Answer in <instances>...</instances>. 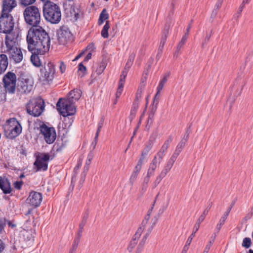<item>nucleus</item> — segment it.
Masks as SVG:
<instances>
[{
  "mask_svg": "<svg viewBox=\"0 0 253 253\" xmlns=\"http://www.w3.org/2000/svg\"><path fill=\"white\" fill-rule=\"evenodd\" d=\"M145 242H146V239L143 238L142 239L141 241L139 243V244L138 245V249H137V250L136 253H140V252H141L142 248L143 246H144V244L145 243Z\"/></svg>",
  "mask_w": 253,
  "mask_h": 253,
  "instance_id": "nucleus-41",
  "label": "nucleus"
},
{
  "mask_svg": "<svg viewBox=\"0 0 253 253\" xmlns=\"http://www.w3.org/2000/svg\"><path fill=\"white\" fill-rule=\"evenodd\" d=\"M40 79L43 81L49 82L53 80L55 73V66L50 62L45 64L40 70Z\"/></svg>",
  "mask_w": 253,
  "mask_h": 253,
  "instance_id": "nucleus-9",
  "label": "nucleus"
},
{
  "mask_svg": "<svg viewBox=\"0 0 253 253\" xmlns=\"http://www.w3.org/2000/svg\"><path fill=\"white\" fill-rule=\"evenodd\" d=\"M127 75V72L126 71H123L121 75L120 76V79L119 83V85L120 86H124V84L125 82V79Z\"/></svg>",
  "mask_w": 253,
  "mask_h": 253,
  "instance_id": "nucleus-30",
  "label": "nucleus"
},
{
  "mask_svg": "<svg viewBox=\"0 0 253 253\" xmlns=\"http://www.w3.org/2000/svg\"><path fill=\"white\" fill-rule=\"evenodd\" d=\"M134 58H135V54L134 53H131L129 57V59L128 60L127 64H129V62L132 63V61H133Z\"/></svg>",
  "mask_w": 253,
  "mask_h": 253,
  "instance_id": "nucleus-60",
  "label": "nucleus"
},
{
  "mask_svg": "<svg viewBox=\"0 0 253 253\" xmlns=\"http://www.w3.org/2000/svg\"><path fill=\"white\" fill-rule=\"evenodd\" d=\"M42 194L36 191H32L30 193L26 201L28 204L34 207H39L42 201Z\"/></svg>",
  "mask_w": 253,
  "mask_h": 253,
  "instance_id": "nucleus-15",
  "label": "nucleus"
},
{
  "mask_svg": "<svg viewBox=\"0 0 253 253\" xmlns=\"http://www.w3.org/2000/svg\"><path fill=\"white\" fill-rule=\"evenodd\" d=\"M213 242H214L213 240L210 241L209 242V243L207 245L203 253H208L209 252L210 249L211 247V245L213 243Z\"/></svg>",
  "mask_w": 253,
  "mask_h": 253,
  "instance_id": "nucleus-51",
  "label": "nucleus"
},
{
  "mask_svg": "<svg viewBox=\"0 0 253 253\" xmlns=\"http://www.w3.org/2000/svg\"><path fill=\"white\" fill-rule=\"evenodd\" d=\"M157 167H155V166H152V165H151L149 164V168L148 169V170H147V174H148V175H150L151 176H153L154 175V172H155V171L156 170V169H157Z\"/></svg>",
  "mask_w": 253,
  "mask_h": 253,
  "instance_id": "nucleus-36",
  "label": "nucleus"
},
{
  "mask_svg": "<svg viewBox=\"0 0 253 253\" xmlns=\"http://www.w3.org/2000/svg\"><path fill=\"white\" fill-rule=\"evenodd\" d=\"M209 212V210L206 209H205L203 213L201 215L199 218L198 219L197 221L199 223H202L203 220L205 219L206 216L208 214Z\"/></svg>",
  "mask_w": 253,
  "mask_h": 253,
  "instance_id": "nucleus-33",
  "label": "nucleus"
},
{
  "mask_svg": "<svg viewBox=\"0 0 253 253\" xmlns=\"http://www.w3.org/2000/svg\"><path fill=\"white\" fill-rule=\"evenodd\" d=\"M138 174L139 173L134 171L132 172L129 180V183L131 185H132L134 182L136 181L138 175Z\"/></svg>",
  "mask_w": 253,
  "mask_h": 253,
  "instance_id": "nucleus-31",
  "label": "nucleus"
},
{
  "mask_svg": "<svg viewBox=\"0 0 253 253\" xmlns=\"http://www.w3.org/2000/svg\"><path fill=\"white\" fill-rule=\"evenodd\" d=\"M169 169L165 167L164 169L162 170L160 174L162 176V177H164L169 171Z\"/></svg>",
  "mask_w": 253,
  "mask_h": 253,
  "instance_id": "nucleus-53",
  "label": "nucleus"
},
{
  "mask_svg": "<svg viewBox=\"0 0 253 253\" xmlns=\"http://www.w3.org/2000/svg\"><path fill=\"white\" fill-rule=\"evenodd\" d=\"M36 0H20V2L24 6L30 5L35 2Z\"/></svg>",
  "mask_w": 253,
  "mask_h": 253,
  "instance_id": "nucleus-40",
  "label": "nucleus"
},
{
  "mask_svg": "<svg viewBox=\"0 0 253 253\" xmlns=\"http://www.w3.org/2000/svg\"><path fill=\"white\" fill-rule=\"evenodd\" d=\"M81 90L74 89L69 93V99H60L56 104L57 110L64 117L74 115L76 112V109L73 101L78 100L81 96Z\"/></svg>",
  "mask_w": 253,
  "mask_h": 253,
  "instance_id": "nucleus-2",
  "label": "nucleus"
},
{
  "mask_svg": "<svg viewBox=\"0 0 253 253\" xmlns=\"http://www.w3.org/2000/svg\"><path fill=\"white\" fill-rule=\"evenodd\" d=\"M33 88L32 82L27 78L21 77L18 79L17 89L20 92L27 93Z\"/></svg>",
  "mask_w": 253,
  "mask_h": 253,
  "instance_id": "nucleus-14",
  "label": "nucleus"
},
{
  "mask_svg": "<svg viewBox=\"0 0 253 253\" xmlns=\"http://www.w3.org/2000/svg\"><path fill=\"white\" fill-rule=\"evenodd\" d=\"M31 53H32V55L31 56L30 60L32 63L36 67L40 66L41 65V63L38 55H41V53H34L33 52H31Z\"/></svg>",
  "mask_w": 253,
  "mask_h": 253,
  "instance_id": "nucleus-22",
  "label": "nucleus"
},
{
  "mask_svg": "<svg viewBox=\"0 0 253 253\" xmlns=\"http://www.w3.org/2000/svg\"><path fill=\"white\" fill-rule=\"evenodd\" d=\"M179 154H180L179 153L175 151L172 155L171 156L170 158L169 159V160L174 163L177 157L179 156Z\"/></svg>",
  "mask_w": 253,
  "mask_h": 253,
  "instance_id": "nucleus-50",
  "label": "nucleus"
},
{
  "mask_svg": "<svg viewBox=\"0 0 253 253\" xmlns=\"http://www.w3.org/2000/svg\"><path fill=\"white\" fill-rule=\"evenodd\" d=\"M163 178L164 177H162V176L160 174L157 176L153 183L155 187L157 186V185L160 183V182L161 181Z\"/></svg>",
  "mask_w": 253,
  "mask_h": 253,
  "instance_id": "nucleus-47",
  "label": "nucleus"
},
{
  "mask_svg": "<svg viewBox=\"0 0 253 253\" xmlns=\"http://www.w3.org/2000/svg\"><path fill=\"white\" fill-rule=\"evenodd\" d=\"M169 26H166L164 30V35L162 37L161 41H163L166 42L167 36V35L169 33Z\"/></svg>",
  "mask_w": 253,
  "mask_h": 253,
  "instance_id": "nucleus-39",
  "label": "nucleus"
},
{
  "mask_svg": "<svg viewBox=\"0 0 253 253\" xmlns=\"http://www.w3.org/2000/svg\"><path fill=\"white\" fill-rule=\"evenodd\" d=\"M143 90H144V88H143L142 87H138V89L136 93L135 99V102L137 101H138L141 97V95H142Z\"/></svg>",
  "mask_w": 253,
  "mask_h": 253,
  "instance_id": "nucleus-38",
  "label": "nucleus"
},
{
  "mask_svg": "<svg viewBox=\"0 0 253 253\" xmlns=\"http://www.w3.org/2000/svg\"><path fill=\"white\" fill-rule=\"evenodd\" d=\"M156 137H157V134L156 133H153L151 134L147 144H146V145L145 146V147H144V148L143 149V150L142 151L141 155V156L144 157L145 158L146 157V156L148 155L149 151L152 149V148L153 146L154 141H155V139H156Z\"/></svg>",
  "mask_w": 253,
  "mask_h": 253,
  "instance_id": "nucleus-17",
  "label": "nucleus"
},
{
  "mask_svg": "<svg viewBox=\"0 0 253 253\" xmlns=\"http://www.w3.org/2000/svg\"><path fill=\"white\" fill-rule=\"evenodd\" d=\"M106 64L105 63H101L99 66L96 69V73L97 75L101 74L106 68Z\"/></svg>",
  "mask_w": 253,
  "mask_h": 253,
  "instance_id": "nucleus-35",
  "label": "nucleus"
},
{
  "mask_svg": "<svg viewBox=\"0 0 253 253\" xmlns=\"http://www.w3.org/2000/svg\"><path fill=\"white\" fill-rule=\"evenodd\" d=\"M58 40L61 44H66L73 40L72 34L66 26H62L57 31Z\"/></svg>",
  "mask_w": 253,
  "mask_h": 253,
  "instance_id": "nucleus-12",
  "label": "nucleus"
},
{
  "mask_svg": "<svg viewBox=\"0 0 253 253\" xmlns=\"http://www.w3.org/2000/svg\"><path fill=\"white\" fill-rule=\"evenodd\" d=\"M78 70L79 71L83 73L82 76H83L86 71V67L82 63H81L78 66Z\"/></svg>",
  "mask_w": 253,
  "mask_h": 253,
  "instance_id": "nucleus-45",
  "label": "nucleus"
},
{
  "mask_svg": "<svg viewBox=\"0 0 253 253\" xmlns=\"http://www.w3.org/2000/svg\"><path fill=\"white\" fill-rule=\"evenodd\" d=\"M225 221L220 219L218 223L216 225V228L215 229V231L218 233L220 230L222 225L224 224Z\"/></svg>",
  "mask_w": 253,
  "mask_h": 253,
  "instance_id": "nucleus-44",
  "label": "nucleus"
},
{
  "mask_svg": "<svg viewBox=\"0 0 253 253\" xmlns=\"http://www.w3.org/2000/svg\"><path fill=\"white\" fill-rule=\"evenodd\" d=\"M152 176L147 174L146 176L144 178L143 181L142 183V190L145 191L147 187V185L149 182L150 178Z\"/></svg>",
  "mask_w": 253,
  "mask_h": 253,
  "instance_id": "nucleus-27",
  "label": "nucleus"
},
{
  "mask_svg": "<svg viewBox=\"0 0 253 253\" xmlns=\"http://www.w3.org/2000/svg\"><path fill=\"white\" fill-rule=\"evenodd\" d=\"M108 17L109 14L106 10L105 9H103L99 16V18L98 21V24L99 25H101L105 20L108 18Z\"/></svg>",
  "mask_w": 253,
  "mask_h": 253,
  "instance_id": "nucleus-24",
  "label": "nucleus"
},
{
  "mask_svg": "<svg viewBox=\"0 0 253 253\" xmlns=\"http://www.w3.org/2000/svg\"><path fill=\"white\" fill-rule=\"evenodd\" d=\"M5 44L6 48L5 52L10 60L15 63L21 62L23 58V54L21 49L18 46L17 39L12 35H6Z\"/></svg>",
  "mask_w": 253,
  "mask_h": 253,
  "instance_id": "nucleus-3",
  "label": "nucleus"
},
{
  "mask_svg": "<svg viewBox=\"0 0 253 253\" xmlns=\"http://www.w3.org/2000/svg\"><path fill=\"white\" fill-rule=\"evenodd\" d=\"M16 5L15 0H3L1 14H10L9 13Z\"/></svg>",
  "mask_w": 253,
  "mask_h": 253,
  "instance_id": "nucleus-16",
  "label": "nucleus"
},
{
  "mask_svg": "<svg viewBox=\"0 0 253 253\" xmlns=\"http://www.w3.org/2000/svg\"><path fill=\"white\" fill-rule=\"evenodd\" d=\"M138 238H133L129 244L128 250L130 252L138 243Z\"/></svg>",
  "mask_w": 253,
  "mask_h": 253,
  "instance_id": "nucleus-32",
  "label": "nucleus"
},
{
  "mask_svg": "<svg viewBox=\"0 0 253 253\" xmlns=\"http://www.w3.org/2000/svg\"><path fill=\"white\" fill-rule=\"evenodd\" d=\"M3 129L5 136L13 139L21 133L22 126L15 118H12L7 120L3 126Z\"/></svg>",
  "mask_w": 253,
  "mask_h": 253,
  "instance_id": "nucleus-5",
  "label": "nucleus"
},
{
  "mask_svg": "<svg viewBox=\"0 0 253 253\" xmlns=\"http://www.w3.org/2000/svg\"><path fill=\"white\" fill-rule=\"evenodd\" d=\"M169 76V73H165L163 75L162 78L160 80L159 85L157 87V93L155 96V99L157 98V97L159 95L160 92L163 89V87L165 84L167 83Z\"/></svg>",
  "mask_w": 253,
  "mask_h": 253,
  "instance_id": "nucleus-21",
  "label": "nucleus"
},
{
  "mask_svg": "<svg viewBox=\"0 0 253 253\" xmlns=\"http://www.w3.org/2000/svg\"><path fill=\"white\" fill-rule=\"evenodd\" d=\"M80 243V238H75L69 253H74Z\"/></svg>",
  "mask_w": 253,
  "mask_h": 253,
  "instance_id": "nucleus-26",
  "label": "nucleus"
},
{
  "mask_svg": "<svg viewBox=\"0 0 253 253\" xmlns=\"http://www.w3.org/2000/svg\"><path fill=\"white\" fill-rule=\"evenodd\" d=\"M26 40L28 49L31 52L43 55L49 50L50 38L41 26L31 27L28 31Z\"/></svg>",
  "mask_w": 253,
  "mask_h": 253,
  "instance_id": "nucleus-1",
  "label": "nucleus"
},
{
  "mask_svg": "<svg viewBox=\"0 0 253 253\" xmlns=\"http://www.w3.org/2000/svg\"><path fill=\"white\" fill-rule=\"evenodd\" d=\"M144 229V227H143L142 226H140L136 232L135 235L137 236H140Z\"/></svg>",
  "mask_w": 253,
  "mask_h": 253,
  "instance_id": "nucleus-56",
  "label": "nucleus"
},
{
  "mask_svg": "<svg viewBox=\"0 0 253 253\" xmlns=\"http://www.w3.org/2000/svg\"><path fill=\"white\" fill-rule=\"evenodd\" d=\"M154 205L153 204V206H154ZM153 208V207H152L150 210H149V211H148L147 214L146 215L144 220L148 221V220H149V219L150 218V214H151V212L152 211Z\"/></svg>",
  "mask_w": 253,
  "mask_h": 253,
  "instance_id": "nucleus-55",
  "label": "nucleus"
},
{
  "mask_svg": "<svg viewBox=\"0 0 253 253\" xmlns=\"http://www.w3.org/2000/svg\"><path fill=\"white\" fill-rule=\"evenodd\" d=\"M104 120V119L103 117H102L98 124L97 131H100V130L103 125Z\"/></svg>",
  "mask_w": 253,
  "mask_h": 253,
  "instance_id": "nucleus-54",
  "label": "nucleus"
},
{
  "mask_svg": "<svg viewBox=\"0 0 253 253\" xmlns=\"http://www.w3.org/2000/svg\"><path fill=\"white\" fill-rule=\"evenodd\" d=\"M14 24L11 14H1L0 17V33L10 34L13 29Z\"/></svg>",
  "mask_w": 253,
  "mask_h": 253,
  "instance_id": "nucleus-8",
  "label": "nucleus"
},
{
  "mask_svg": "<svg viewBox=\"0 0 253 253\" xmlns=\"http://www.w3.org/2000/svg\"><path fill=\"white\" fill-rule=\"evenodd\" d=\"M168 204H166V205H163L161 208L159 210V214H162L164 211L167 209L168 207Z\"/></svg>",
  "mask_w": 253,
  "mask_h": 253,
  "instance_id": "nucleus-59",
  "label": "nucleus"
},
{
  "mask_svg": "<svg viewBox=\"0 0 253 253\" xmlns=\"http://www.w3.org/2000/svg\"><path fill=\"white\" fill-rule=\"evenodd\" d=\"M123 87L124 86H120V85L118 86V87L116 93V97L117 99L119 98L120 96H121V95L122 93V91H123Z\"/></svg>",
  "mask_w": 253,
  "mask_h": 253,
  "instance_id": "nucleus-49",
  "label": "nucleus"
},
{
  "mask_svg": "<svg viewBox=\"0 0 253 253\" xmlns=\"http://www.w3.org/2000/svg\"><path fill=\"white\" fill-rule=\"evenodd\" d=\"M0 188L4 194H9L11 188L8 179L5 177H0Z\"/></svg>",
  "mask_w": 253,
  "mask_h": 253,
  "instance_id": "nucleus-18",
  "label": "nucleus"
},
{
  "mask_svg": "<svg viewBox=\"0 0 253 253\" xmlns=\"http://www.w3.org/2000/svg\"><path fill=\"white\" fill-rule=\"evenodd\" d=\"M184 44L185 43H183V42H181L180 41L179 42V43L178 44V45L177 46V49H176V51L175 52V53L174 55V56H177L180 49L182 47V46L184 45Z\"/></svg>",
  "mask_w": 253,
  "mask_h": 253,
  "instance_id": "nucleus-46",
  "label": "nucleus"
},
{
  "mask_svg": "<svg viewBox=\"0 0 253 253\" xmlns=\"http://www.w3.org/2000/svg\"><path fill=\"white\" fill-rule=\"evenodd\" d=\"M231 209H232V206L231 207H229L228 209L223 214V215H222V216L221 217V220H223L224 221H225L226 219H227L231 210Z\"/></svg>",
  "mask_w": 253,
  "mask_h": 253,
  "instance_id": "nucleus-42",
  "label": "nucleus"
},
{
  "mask_svg": "<svg viewBox=\"0 0 253 253\" xmlns=\"http://www.w3.org/2000/svg\"><path fill=\"white\" fill-rule=\"evenodd\" d=\"M44 102L41 99H32L26 106V110L28 114L34 117L40 116L44 109Z\"/></svg>",
  "mask_w": 253,
  "mask_h": 253,
  "instance_id": "nucleus-7",
  "label": "nucleus"
},
{
  "mask_svg": "<svg viewBox=\"0 0 253 253\" xmlns=\"http://www.w3.org/2000/svg\"><path fill=\"white\" fill-rule=\"evenodd\" d=\"M141 168H142L141 166L136 165V166L135 167L133 171L139 173Z\"/></svg>",
  "mask_w": 253,
  "mask_h": 253,
  "instance_id": "nucleus-62",
  "label": "nucleus"
},
{
  "mask_svg": "<svg viewBox=\"0 0 253 253\" xmlns=\"http://www.w3.org/2000/svg\"><path fill=\"white\" fill-rule=\"evenodd\" d=\"M45 19L52 24H58L61 19V12L59 6L53 3H46L43 6Z\"/></svg>",
  "mask_w": 253,
  "mask_h": 253,
  "instance_id": "nucleus-4",
  "label": "nucleus"
},
{
  "mask_svg": "<svg viewBox=\"0 0 253 253\" xmlns=\"http://www.w3.org/2000/svg\"><path fill=\"white\" fill-rule=\"evenodd\" d=\"M173 164H174V163L169 160V161L168 162L166 166H165V167L166 168L168 169H169L170 170V169L172 168Z\"/></svg>",
  "mask_w": 253,
  "mask_h": 253,
  "instance_id": "nucleus-58",
  "label": "nucleus"
},
{
  "mask_svg": "<svg viewBox=\"0 0 253 253\" xmlns=\"http://www.w3.org/2000/svg\"><path fill=\"white\" fill-rule=\"evenodd\" d=\"M110 28V24L109 21H106L105 25L103 26L102 30L101 32V36L104 38H107L108 37V31Z\"/></svg>",
  "mask_w": 253,
  "mask_h": 253,
  "instance_id": "nucleus-25",
  "label": "nucleus"
},
{
  "mask_svg": "<svg viewBox=\"0 0 253 253\" xmlns=\"http://www.w3.org/2000/svg\"><path fill=\"white\" fill-rule=\"evenodd\" d=\"M147 75H148V71H147L145 73H144L143 74L142 77L141 79L140 84L139 85V87H142L143 88H144L145 85V83L146 82L147 79Z\"/></svg>",
  "mask_w": 253,
  "mask_h": 253,
  "instance_id": "nucleus-29",
  "label": "nucleus"
},
{
  "mask_svg": "<svg viewBox=\"0 0 253 253\" xmlns=\"http://www.w3.org/2000/svg\"><path fill=\"white\" fill-rule=\"evenodd\" d=\"M163 159H160L159 157L157 156V154L155 156L154 158L152 160V162L150 163V165L158 167V165L161 163Z\"/></svg>",
  "mask_w": 253,
  "mask_h": 253,
  "instance_id": "nucleus-28",
  "label": "nucleus"
},
{
  "mask_svg": "<svg viewBox=\"0 0 253 253\" xmlns=\"http://www.w3.org/2000/svg\"><path fill=\"white\" fill-rule=\"evenodd\" d=\"M40 130L47 143L51 144L55 141L56 138V133L54 127H48L42 124L40 126Z\"/></svg>",
  "mask_w": 253,
  "mask_h": 253,
  "instance_id": "nucleus-11",
  "label": "nucleus"
},
{
  "mask_svg": "<svg viewBox=\"0 0 253 253\" xmlns=\"http://www.w3.org/2000/svg\"><path fill=\"white\" fill-rule=\"evenodd\" d=\"M50 156L48 154H42L37 157L34 165L37 168V171L46 170L47 169V162L49 160Z\"/></svg>",
  "mask_w": 253,
  "mask_h": 253,
  "instance_id": "nucleus-13",
  "label": "nucleus"
},
{
  "mask_svg": "<svg viewBox=\"0 0 253 253\" xmlns=\"http://www.w3.org/2000/svg\"><path fill=\"white\" fill-rule=\"evenodd\" d=\"M4 225V222L2 220L0 219V234L2 232Z\"/></svg>",
  "mask_w": 253,
  "mask_h": 253,
  "instance_id": "nucleus-61",
  "label": "nucleus"
},
{
  "mask_svg": "<svg viewBox=\"0 0 253 253\" xmlns=\"http://www.w3.org/2000/svg\"><path fill=\"white\" fill-rule=\"evenodd\" d=\"M3 82L5 91L13 93L15 90L16 76L11 72L7 73L3 77Z\"/></svg>",
  "mask_w": 253,
  "mask_h": 253,
  "instance_id": "nucleus-10",
  "label": "nucleus"
},
{
  "mask_svg": "<svg viewBox=\"0 0 253 253\" xmlns=\"http://www.w3.org/2000/svg\"><path fill=\"white\" fill-rule=\"evenodd\" d=\"M93 155L92 152H90L87 156V160L86 161L85 165L87 167H85L84 168H86V169L87 170L88 169V166L90 164L91 161L93 159Z\"/></svg>",
  "mask_w": 253,
  "mask_h": 253,
  "instance_id": "nucleus-34",
  "label": "nucleus"
},
{
  "mask_svg": "<svg viewBox=\"0 0 253 253\" xmlns=\"http://www.w3.org/2000/svg\"><path fill=\"white\" fill-rule=\"evenodd\" d=\"M251 243L252 241L251 238H244L242 243V246L246 248H249L251 245Z\"/></svg>",
  "mask_w": 253,
  "mask_h": 253,
  "instance_id": "nucleus-37",
  "label": "nucleus"
},
{
  "mask_svg": "<svg viewBox=\"0 0 253 253\" xmlns=\"http://www.w3.org/2000/svg\"><path fill=\"white\" fill-rule=\"evenodd\" d=\"M22 184H23V182L21 181H16L14 183V187L15 188H16L17 189H20L21 188V186H22Z\"/></svg>",
  "mask_w": 253,
  "mask_h": 253,
  "instance_id": "nucleus-57",
  "label": "nucleus"
},
{
  "mask_svg": "<svg viewBox=\"0 0 253 253\" xmlns=\"http://www.w3.org/2000/svg\"><path fill=\"white\" fill-rule=\"evenodd\" d=\"M5 244L0 239V253L2 252L5 249Z\"/></svg>",
  "mask_w": 253,
  "mask_h": 253,
  "instance_id": "nucleus-63",
  "label": "nucleus"
},
{
  "mask_svg": "<svg viewBox=\"0 0 253 253\" xmlns=\"http://www.w3.org/2000/svg\"><path fill=\"white\" fill-rule=\"evenodd\" d=\"M145 158V157H142V156H141V157L139 159L137 165H139V166L142 167V165L143 164V162H144V160Z\"/></svg>",
  "mask_w": 253,
  "mask_h": 253,
  "instance_id": "nucleus-64",
  "label": "nucleus"
},
{
  "mask_svg": "<svg viewBox=\"0 0 253 253\" xmlns=\"http://www.w3.org/2000/svg\"><path fill=\"white\" fill-rule=\"evenodd\" d=\"M188 134H185L183 138V139L180 141V142L178 144V145L176 146V148L175 149V151L180 153L181 151H182V149L184 148L186 142L188 139Z\"/></svg>",
  "mask_w": 253,
  "mask_h": 253,
  "instance_id": "nucleus-23",
  "label": "nucleus"
},
{
  "mask_svg": "<svg viewBox=\"0 0 253 253\" xmlns=\"http://www.w3.org/2000/svg\"><path fill=\"white\" fill-rule=\"evenodd\" d=\"M5 93L3 87L0 85V102L5 99Z\"/></svg>",
  "mask_w": 253,
  "mask_h": 253,
  "instance_id": "nucleus-43",
  "label": "nucleus"
},
{
  "mask_svg": "<svg viewBox=\"0 0 253 253\" xmlns=\"http://www.w3.org/2000/svg\"><path fill=\"white\" fill-rule=\"evenodd\" d=\"M8 65V60L6 55L0 54V74L3 73L6 70Z\"/></svg>",
  "mask_w": 253,
  "mask_h": 253,
  "instance_id": "nucleus-20",
  "label": "nucleus"
},
{
  "mask_svg": "<svg viewBox=\"0 0 253 253\" xmlns=\"http://www.w3.org/2000/svg\"><path fill=\"white\" fill-rule=\"evenodd\" d=\"M86 223V220H83L81 223L79 225V235L81 236L80 234L82 232L83 230L84 229V227Z\"/></svg>",
  "mask_w": 253,
  "mask_h": 253,
  "instance_id": "nucleus-48",
  "label": "nucleus"
},
{
  "mask_svg": "<svg viewBox=\"0 0 253 253\" xmlns=\"http://www.w3.org/2000/svg\"><path fill=\"white\" fill-rule=\"evenodd\" d=\"M24 17L26 22L32 27L39 26L41 16L39 8L34 5L27 6L24 10Z\"/></svg>",
  "mask_w": 253,
  "mask_h": 253,
  "instance_id": "nucleus-6",
  "label": "nucleus"
},
{
  "mask_svg": "<svg viewBox=\"0 0 253 253\" xmlns=\"http://www.w3.org/2000/svg\"><path fill=\"white\" fill-rule=\"evenodd\" d=\"M172 140V136H169L168 139L165 141L159 151L157 152V156L159 157L160 159H163L165 156V153L167 151Z\"/></svg>",
  "mask_w": 253,
  "mask_h": 253,
  "instance_id": "nucleus-19",
  "label": "nucleus"
},
{
  "mask_svg": "<svg viewBox=\"0 0 253 253\" xmlns=\"http://www.w3.org/2000/svg\"><path fill=\"white\" fill-rule=\"evenodd\" d=\"M59 64L60 71L61 73H63L66 70V65L63 61H60Z\"/></svg>",
  "mask_w": 253,
  "mask_h": 253,
  "instance_id": "nucleus-52",
  "label": "nucleus"
}]
</instances>
